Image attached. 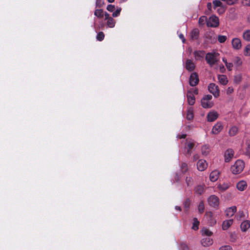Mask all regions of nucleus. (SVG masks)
<instances>
[{"label": "nucleus", "instance_id": "473e14b6", "mask_svg": "<svg viewBox=\"0 0 250 250\" xmlns=\"http://www.w3.org/2000/svg\"><path fill=\"white\" fill-rule=\"evenodd\" d=\"M243 39L247 41H250V30L245 31L243 33Z\"/></svg>", "mask_w": 250, "mask_h": 250}, {"label": "nucleus", "instance_id": "5fc2aeb1", "mask_svg": "<svg viewBox=\"0 0 250 250\" xmlns=\"http://www.w3.org/2000/svg\"><path fill=\"white\" fill-rule=\"evenodd\" d=\"M247 153L249 154H250V144L249 142H247Z\"/></svg>", "mask_w": 250, "mask_h": 250}, {"label": "nucleus", "instance_id": "f704fd0d", "mask_svg": "<svg viewBox=\"0 0 250 250\" xmlns=\"http://www.w3.org/2000/svg\"><path fill=\"white\" fill-rule=\"evenodd\" d=\"M237 218L239 219L245 218L247 217V213H244L243 211L239 210L237 214Z\"/></svg>", "mask_w": 250, "mask_h": 250}, {"label": "nucleus", "instance_id": "ea45409f", "mask_svg": "<svg viewBox=\"0 0 250 250\" xmlns=\"http://www.w3.org/2000/svg\"><path fill=\"white\" fill-rule=\"evenodd\" d=\"M180 168L182 172L185 173L187 172L188 169L187 164L185 163H182L180 166Z\"/></svg>", "mask_w": 250, "mask_h": 250}, {"label": "nucleus", "instance_id": "4468645a", "mask_svg": "<svg viewBox=\"0 0 250 250\" xmlns=\"http://www.w3.org/2000/svg\"><path fill=\"white\" fill-rule=\"evenodd\" d=\"M231 43L232 47L235 50H239L242 47L241 40L238 38H234L232 40Z\"/></svg>", "mask_w": 250, "mask_h": 250}, {"label": "nucleus", "instance_id": "4d7b16f0", "mask_svg": "<svg viewBox=\"0 0 250 250\" xmlns=\"http://www.w3.org/2000/svg\"><path fill=\"white\" fill-rule=\"evenodd\" d=\"M179 37L180 39L182 40V42H183V43H184V42H185V41H186V40H185V38H184V35H183L182 34H180L179 35Z\"/></svg>", "mask_w": 250, "mask_h": 250}, {"label": "nucleus", "instance_id": "a19ab883", "mask_svg": "<svg viewBox=\"0 0 250 250\" xmlns=\"http://www.w3.org/2000/svg\"><path fill=\"white\" fill-rule=\"evenodd\" d=\"M198 209L199 212L201 213H203L204 210V204L202 201H201L198 205Z\"/></svg>", "mask_w": 250, "mask_h": 250}, {"label": "nucleus", "instance_id": "4be33fe9", "mask_svg": "<svg viewBox=\"0 0 250 250\" xmlns=\"http://www.w3.org/2000/svg\"><path fill=\"white\" fill-rule=\"evenodd\" d=\"M193 108L191 106L187 108L186 118L188 120H192L193 118Z\"/></svg>", "mask_w": 250, "mask_h": 250}, {"label": "nucleus", "instance_id": "3c124183", "mask_svg": "<svg viewBox=\"0 0 250 250\" xmlns=\"http://www.w3.org/2000/svg\"><path fill=\"white\" fill-rule=\"evenodd\" d=\"M234 63L236 64H237V65H239L241 64L242 61H241V59L239 57H236L235 58V62Z\"/></svg>", "mask_w": 250, "mask_h": 250}, {"label": "nucleus", "instance_id": "5701e85b", "mask_svg": "<svg viewBox=\"0 0 250 250\" xmlns=\"http://www.w3.org/2000/svg\"><path fill=\"white\" fill-rule=\"evenodd\" d=\"M218 80L219 83L224 85H226L228 83V78L225 75H219Z\"/></svg>", "mask_w": 250, "mask_h": 250}, {"label": "nucleus", "instance_id": "aec40b11", "mask_svg": "<svg viewBox=\"0 0 250 250\" xmlns=\"http://www.w3.org/2000/svg\"><path fill=\"white\" fill-rule=\"evenodd\" d=\"M240 227L242 231H247L250 228V221L249 220L243 221L241 224Z\"/></svg>", "mask_w": 250, "mask_h": 250}, {"label": "nucleus", "instance_id": "13d9d810", "mask_svg": "<svg viewBox=\"0 0 250 250\" xmlns=\"http://www.w3.org/2000/svg\"><path fill=\"white\" fill-rule=\"evenodd\" d=\"M189 91H191L194 95L198 94V90L197 89L193 88L190 89Z\"/></svg>", "mask_w": 250, "mask_h": 250}, {"label": "nucleus", "instance_id": "8fccbe9b", "mask_svg": "<svg viewBox=\"0 0 250 250\" xmlns=\"http://www.w3.org/2000/svg\"><path fill=\"white\" fill-rule=\"evenodd\" d=\"M190 204V200L188 199L186 200L184 203V205H185V208L188 209L189 207Z\"/></svg>", "mask_w": 250, "mask_h": 250}, {"label": "nucleus", "instance_id": "20e7f679", "mask_svg": "<svg viewBox=\"0 0 250 250\" xmlns=\"http://www.w3.org/2000/svg\"><path fill=\"white\" fill-rule=\"evenodd\" d=\"M212 97L210 95H207L201 99V105L203 108H209L212 107L213 102L212 101Z\"/></svg>", "mask_w": 250, "mask_h": 250}, {"label": "nucleus", "instance_id": "ddd939ff", "mask_svg": "<svg viewBox=\"0 0 250 250\" xmlns=\"http://www.w3.org/2000/svg\"><path fill=\"white\" fill-rule=\"evenodd\" d=\"M234 155V152L231 149H227L224 154L225 161L226 162H229L232 158Z\"/></svg>", "mask_w": 250, "mask_h": 250}, {"label": "nucleus", "instance_id": "49530a36", "mask_svg": "<svg viewBox=\"0 0 250 250\" xmlns=\"http://www.w3.org/2000/svg\"><path fill=\"white\" fill-rule=\"evenodd\" d=\"M115 9V5L109 4L107 6L106 9L109 12H113Z\"/></svg>", "mask_w": 250, "mask_h": 250}, {"label": "nucleus", "instance_id": "b1692460", "mask_svg": "<svg viewBox=\"0 0 250 250\" xmlns=\"http://www.w3.org/2000/svg\"><path fill=\"white\" fill-rule=\"evenodd\" d=\"M199 30L197 29H194L191 31L190 33V38L192 40H197L199 37Z\"/></svg>", "mask_w": 250, "mask_h": 250}, {"label": "nucleus", "instance_id": "58836bf2", "mask_svg": "<svg viewBox=\"0 0 250 250\" xmlns=\"http://www.w3.org/2000/svg\"><path fill=\"white\" fill-rule=\"evenodd\" d=\"M186 182L188 187L191 186L193 185V179L190 177H187Z\"/></svg>", "mask_w": 250, "mask_h": 250}, {"label": "nucleus", "instance_id": "72a5a7b5", "mask_svg": "<svg viewBox=\"0 0 250 250\" xmlns=\"http://www.w3.org/2000/svg\"><path fill=\"white\" fill-rule=\"evenodd\" d=\"M207 17L205 16H203L199 18L198 22L200 25H203L206 22L207 23Z\"/></svg>", "mask_w": 250, "mask_h": 250}, {"label": "nucleus", "instance_id": "7c9ffc66", "mask_svg": "<svg viewBox=\"0 0 250 250\" xmlns=\"http://www.w3.org/2000/svg\"><path fill=\"white\" fill-rule=\"evenodd\" d=\"M201 233L202 235L207 236H210L212 234V232L211 231L205 228L202 229Z\"/></svg>", "mask_w": 250, "mask_h": 250}, {"label": "nucleus", "instance_id": "79ce46f5", "mask_svg": "<svg viewBox=\"0 0 250 250\" xmlns=\"http://www.w3.org/2000/svg\"><path fill=\"white\" fill-rule=\"evenodd\" d=\"M104 35L103 32H100L97 35L96 39L99 41H102L104 40Z\"/></svg>", "mask_w": 250, "mask_h": 250}, {"label": "nucleus", "instance_id": "de8ad7c7", "mask_svg": "<svg viewBox=\"0 0 250 250\" xmlns=\"http://www.w3.org/2000/svg\"><path fill=\"white\" fill-rule=\"evenodd\" d=\"M219 250H232L230 246L227 245V246H222L220 248Z\"/></svg>", "mask_w": 250, "mask_h": 250}, {"label": "nucleus", "instance_id": "c03bdc74", "mask_svg": "<svg viewBox=\"0 0 250 250\" xmlns=\"http://www.w3.org/2000/svg\"><path fill=\"white\" fill-rule=\"evenodd\" d=\"M218 40L219 42L224 43L227 40V37L224 35H219Z\"/></svg>", "mask_w": 250, "mask_h": 250}, {"label": "nucleus", "instance_id": "864d4df0", "mask_svg": "<svg viewBox=\"0 0 250 250\" xmlns=\"http://www.w3.org/2000/svg\"><path fill=\"white\" fill-rule=\"evenodd\" d=\"M242 2L245 6H250V0H242Z\"/></svg>", "mask_w": 250, "mask_h": 250}, {"label": "nucleus", "instance_id": "4c0bfd02", "mask_svg": "<svg viewBox=\"0 0 250 250\" xmlns=\"http://www.w3.org/2000/svg\"><path fill=\"white\" fill-rule=\"evenodd\" d=\"M212 4L214 6V8H215L217 7H222V3L219 0H214L212 1Z\"/></svg>", "mask_w": 250, "mask_h": 250}, {"label": "nucleus", "instance_id": "bf43d9fd", "mask_svg": "<svg viewBox=\"0 0 250 250\" xmlns=\"http://www.w3.org/2000/svg\"><path fill=\"white\" fill-rule=\"evenodd\" d=\"M104 15L105 16V20H106L109 18H111V17H110L109 14H108L107 12H105V13H104Z\"/></svg>", "mask_w": 250, "mask_h": 250}, {"label": "nucleus", "instance_id": "2f4dec72", "mask_svg": "<svg viewBox=\"0 0 250 250\" xmlns=\"http://www.w3.org/2000/svg\"><path fill=\"white\" fill-rule=\"evenodd\" d=\"M94 15L99 18H101L103 17L104 13L102 9H96L94 12Z\"/></svg>", "mask_w": 250, "mask_h": 250}, {"label": "nucleus", "instance_id": "a878e982", "mask_svg": "<svg viewBox=\"0 0 250 250\" xmlns=\"http://www.w3.org/2000/svg\"><path fill=\"white\" fill-rule=\"evenodd\" d=\"M229 185L228 183H224L223 184H218L217 188L221 192L226 191L229 188Z\"/></svg>", "mask_w": 250, "mask_h": 250}, {"label": "nucleus", "instance_id": "bb28decb", "mask_svg": "<svg viewBox=\"0 0 250 250\" xmlns=\"http://www.w3.org/2000/svg\"><path fill=\"white\" fill-rule=\"evenodd\" d=\"M210 152V148L209 146L205 145L201 148V152L203 155L207 156L208 154Z\"/></svg>", "mask_w": 250, "mask_h": 250}, {"label": "nucleus", "instance_id": "052dcab7", "mask_svg": "<svg viewBox=\"0 0 250 250\" xmlns=\"http://www.w3.org/2000/svg\"><path fill=\"white\" fill-rule=\"evenodd\" d=\"M207 7L209 10H210L212 7V4L210 2H208L207 4Z\"/></svg>", "mask_w": 250, "mask_h": 250}, {"label": "nucleus", "instance_id": "c85d7f7f", "mask_svg": "<svg viewBox=\"0 0 250 250\" xmlns=\"http://www.w3.org/2000/svg\"><path fill=\"white\" fill-rule=\"evenodd\" d=\"M106 25L109 28H113L115 25V21L111 17L106 20Z\"/></svg>", "mask_w": 250, "mask_h": 250}, {"label": "nucleus", "instance_id": "393cba45", "mask_svg": "<svg viewBox=\"0 0 250 250\" xmlns=\"http://www.w3.org/2000/svg\"><path fill=\"white\" fill-rule=\"evenodd\" d=\"M233 220H225L222 223V229L226 230L232 224Z\"/></svg>", "mask_w": 250, "mask_h": 250}, {"label": "nucleus", "instance_id": "338daca9", "mask_svg": "<svg viewBox=\"0 0 250 250\" xmlns=\"http://www.w3.org/2000/svg\"><path fill=\"white\" fill-rule=\"evenodd\" d=\"M222 61L225 63V65L228 63L227 59L225 58H223Z\"/></svg>", "mask_w": 250, "mask_h": 250}, {"label": "nucleus", "instance_id": "37998d69", "mask_svg": "<svg viewBox=\"0 0 250 250\" xmlns=\"http://www.w3.org/2000/svg\"><path fill=\"white\" fill-rule=\"evenodd\" d=\"M121 10L122 9L121 7H118L116 11L113 13L112 17L115 18L119 16L120 14Z\"/></svg>", "mask_w": 250, "mask_h": 250}, {"label": "nucleus", "instance_id": "7ed1b4c3", "mask_svg": "<svg viewBox=\"0 0 250 250\" xmlns=\"http://www.w3.org/2000/svg\"><path fill=\"white\" fill-rule=\"evenodd\" d=\"M244 167V162L242 160H238L231 167L230 170L233 174H237L243 170Z\"/></svg>", "mask_w": 250, "mask_h": 250}, {"label": "nucleus", "instance_id": "0eeeda50", "mask_svg": "<svg viewBox=\"0 0 250 250\" xmlns=\"http://www.w3.org/2000/svg\"><path fill=\"white\" fill-rule=\"evenodd\" d=\"M208 202L209 206L213 208H217L219 205V199L214 195L210 196L208 199Z\"/></svg>", "mask_w": 250, "mask_h": 250}, {"label": "nucleus", "instance_id": "f03ea898", "mask_svg": "<svg viewBox=\"0 0 250 250\" xmlns=\"http://www.w3.org/2000/svg\"><path fill=\"white\" fill-rule=\"evenodd\" d=\"M219 54L213 51L208 53L205 56V59L207 63L210 66H213L216 64L219 61Z\"/></svg>", "mask_w": 250, "mask_h": 250}, {"label": "nucleus", "instance_id": "603ef678", "mask_svg": "<svg viewBox=\"0 0 250 250\" xmlns=\"http://www.w3.org/2000/svg\"><path fill=\"white\" fill-rule=\"evenodd\" d=\"M226 66L227 67V69L229 70V71H230L232 69V68L233 67V64L231 62H228L226 64Z\"/></svg>", "mask_w": 250, "mask_h": 250}, {"label": "nucleus", "instance_id": "9d476101", "mask_svg": "<svg viewBox=\"0 0 250 250\" xmlns=\"http://www.w3.org/2000/svg\"><path fill=\"white\" fill-rule=\"evenodd\" d=\"M208 167V164L206 161L204 160H199L197 164V167L198 170L203 171L205 170Z\"/></svg>", "mask_w": 250, "mask_h": 250}, {"label": "nucleus", "instance_id": "423d86ee", "mask_svg": "<svg viewBox=\"0 0 250 250\" xmlns=\"http://www.w3.org/2000/svg\"><path fill=\"white\" fill-rule=\"evenodd\" d=\"M219 24V19L215 16H211L207 21V26L208 27H216Z\"/></svg>", "mask_w": 250, "mask_h": 250}, {"label": "nucleus", "instance_id": "dca6fc26", "mask_svg": "<svg viewBox=\"0 0 250 250\" xmlns=\"http://www.w3.org/2000/svg\"><path fill=\"white\" fill-rule=\"evenodd\" d=\"M195 64L192 61L188 59L185 63V68L188 71H193L195 69Z\"/></svg>", "mask_w": 250, "mask_h": 250}, {"label": "nucleus", "instance_id": "774afa93", "mask_svg": "<svg viewBox=\"0 0 250 250\" xmlns=\"http://www.w3.org/2000/svg\"><path fill=\"white\" fill-rule=\"evenodd\" d=\"M115 0H107V1L110 2V3H112V2H113Z\"/></svg>", "mask_w": 250, "mask_h": 250}, {"label": "nucleus", "instance_id": "f257e3e1", "mask_svg": "<svg viewBox=\"0 0 250 250\" xmlns=\"http://www.w3.org/2000/svg\"><path fill=\"white\" fill-rule=\"evenodd\" d=\"M195 145L196 143L193 140L187 139L186 141H184L182 143V147H183L182 148L183 153L186 155H190L191 150L194 148Z\"/></svg>", "mask_w": 250, "mask_h": 250}, {"label": "nucleus", "instance_id": "f8f14e48", "mask_svg": "<svg viewBox=\"0 0 250 250\" xmlns=\"http://www.w3.org/2000/svg\"><path fill=\"white\" fill-rule=\"evenodd\" d=\"M237 208L236 206H232L227 208L225 210L226 216L227 217L230 218L233 216L236 212Z\"/></svg>", "mask_w": 250, "mask_h": 250}, {"label": "nucleus", "instance_id": "a18cd8bd", "mask_svg": "<svg viewBox=\"0 0 250 250\" xmlns=\"http://www.w3.org/2000/svg\"><path fill=\"white\" fill-rule=\"evenodd\" d=\"M241 81V75H238L234 77V83H239Z\"/></svg>", "mask_w": 250, "mask_h": 250}, {"label": "nucleus", "instance_id": "c9c22d12", "mask_svg": "<svg viewBox=\"0 0 250 250\" xmlns=\"http://www.w3.org/2000/svg\"><path fill=\"white\" fill-rule=\"evenodd\" d=\"M244 53L245 56H250V44H248L245 47L244 50Z\"/></svg>", "mask_w": 250, "mask_h": 250}, {"label": "nucleus", "instance_id": "f3484780", "mask_svg": "<svg viewBox=\"0 0 250 250\" xmlns=\"http://www.w3.org/2000/svg\"><path fill=\"white\" fill-rule=\"evenodd\" d=\"M194 56L196 61H200L203 59L205 55V51L203 50H195L194 51Z\"/></svg>", "mask_w": 250, "mask_h": 250}, {"label": "nucleus", "instance_id": "e2e57ef3", "mask_svg": "<svg viewBox=\"0 0 250 250\" xmlns=\"http://www.w3.org/2000/svg\"><path fill=\"white\" fill-rule=\"evenodd\" d=\"M186 136V134H182L181 135H178L177 138H185Z\"/></svg>", "mask_w": 250, "mask_h": 250}, {"label": "nucleus", "instance_id": "6ab92c4d", "mask_svg": "<svg viewBox=\"0 0 250 250\" xmlns=\"http://www.w3.org/2000/svg\"><path fill=\"white\" fill-rule=\"evenodd\" d=\"M201 244L204 247H208L213 244V240L209 237H205L201 240Z\"/></svg>", "mask_w": 250, "mask_h": 250}, {"label": "nucleus", "instance_id": "412c9836", "mask_svg": "<svg viewBox=\"0 0 250 250\" xmlns=\"http://www.w3.org/2000/svg\"><path fill=\"white\" fill-rule=\"evenodd\" d=\"M236 187L239 191H244L247 187V184L245 181H239L236 185Z\"/></svg>", "mask_w": 250, "mask_h": 250}, {"label": "nucleus", "instance_id": "2eb2a0df", "mask_svg": "<svg viewBox=\"0 0 250 250\" xmlns=\"http://www.w3.org/2000/svg\"><path fill=\"white\" fill-rule=\"evenodd\" d=\"M218 117V114L217 112L215 111H210L207 115V120L208 121L211 122L214 121L215 120L217 119Z\"/></svg>", "mask_w": 250, "mask_h": 250}, {"label": "nucleus", "instance_id": "0e129e2a", "mask_svg": "<svg viewBox=\"0 0 250 250\" xmlns=\"http://www.w3.org/2000/svg\"><path fill=\"white\" fill-rule=\"evenodd\" d=\"M207 215L208 216L210 217H212V213H211V212H209L207 213Z\"/></svg>", "mask_w": 250, "mask_h": 250}, {"label": "nucleus", "instance_id": "39448f33", "mask_svg": "<svg viewBox=\"0 0 250 250\" xmlns=\"http://www.w3.org/2000/svg\"><path fill=\"white\" fill-rule=\"evenodd\" d=\"M208 90L210 93L212 94L215 98H217L219 96L220 92L218 87L215 83H210L208 86Z\"/></svg>", "mask_w": 250, "mask_h": 250}, {"label": "nucleus", "instance_id": "69168bd1", "mask_svg": "<svg viewBox=\"0 0 250 250\" xmlns=\"http://www.w3.org/2000/svg\"><path fill=\"white\" fill-rule=\"evenodd\" d=\"M175 209L178 210V211H180L181 210V208L179 206H175Z\"/></svg>", "mask_w": 250, "mask_h": 250}, {"label": "nucleus", "instance_id": "c756f323", "mask_svg": "<svg viewBox=\"0 0 250 250\" xmlns=\"http://www.w3.org/2000/svg\"><path fill=\"white\" fill-rule=\"evenodd\" d=\"M238 129L236 126H232L229 131V134L230 136H235L238 132Z\"/></svg>", "mask_w": 250, "mask_h": 250}, {"label": "nucleus", "instance_id": "1a4fd4ad", "mask_svg": "<svg viewBox=\"0 0 250 250\" xmlns=\"http://www.w3.org/2000/svg\"><path fill=\"white\" fill-rule=\"evenodd\" d=\"M223 128L222 124L221 122H217L212 127L211 133L213 134L217 135L221 131Z\"/></svg>", "mask_w": 250, "mask_h": 250}, {"label": "nucleus", "instance_id": "a211bd4d", "mask_svg": "<svg viewBox=\"0 0 250 250\" xmlns=\"http://www.w3.org/2000/svg\"><path fill=\"white\" fill-rule=\"evenodd\" d=\"M220 172L217 170L212 171L209 175V179L211 182H215L219 178Z\"/></svg>", "mask_w": 250, "mask_h": 250}, {"label": "nucleus", "instance_id": "09e8293b", "mask_svg": "<svg viewBox=\"0 0 250 250\" xmlns=\"http://www.w3.org/2000/svg\"><path fill=\"white\" fill-rule=\"evenodd\" d=\"M233 92V88L231 86H230V87H229L227 90H226V93L228 95H230V94H231L232 92Z\"/></svg>", "mask_w": 250, "mask_h": 250}, {"label": "nucleus", "instance_id": "6e6d98bb", "mask_svg": "<svg viewBox=\"0 0 250 250\" xmlns=\"http://www.w3.org/2000/svg\"><path fill=\"white\" fill-rule=\"evenodd\" d=\"M230 238L232 241H235L236 239V236L235 234H231L230 235Z\"/></svg>", "mask_w": 250, "mask_h": 250}, {"label": "nucleus", "instance_id": "9b49d317", "mask_svg": "<svg viewBox=\"0 0 250 250\" xmlns=\"http://www.w3.org/2000/svg\"><path fill=\"white\" fill-rule=\"evenodd\" d=\"M188 103L190 105H193L195 102V98L191 91H188L187 94Z\"/></svg>", "mask_w": 250, "mask_h": 250}, {"label": "nucleus", "instance_id": "cd10ccee", "mask_svg": "<svg viewBox=\"0 0 250 250\" xmlns=\"http://www.w3.org/2000/svg\"><path fill=\"white\" fill-rule=\"evenodd\" d=\"M194 190L196 194L201 195L204 191V186L198 185L195 187Z\"/></svg>", "mask_w": 250, "mask_h": 250}, {"label": "nucleus", "instance_id": "e433bc0d", "mask_svg": "<svg viewBox=\"0 0 250 250\" xmlns=\"http://www.w3.org/2000/svg\"><path fill=\"white\" fill-rule=\"evenodd\" d=\"M199 224L200 222L198 220H195L192 224V229L194 230H197L199 228Z\"/></svg>", "mask_w": 250, "mask_h": 250}, {"label": "nucleus", "instance_id": "6e6552de", "mask_svg": "<svg viewBox=\"0 0 250 250\" xmlns=\"http://www.w3.org/2000/svg\"><path fill=\"white\" fill-rule=\"evenodd\" d=\"M199 82V78L196 73H192L191 74L189 79V83L190 86H194L196 85Z\"/></svg>", "mask_w": 250, "mask_h": 250}, {"label": "nucleus", "instance_id": "680f3d73", "mask_svg": "<svg viewBox=\"0 0 250 250\" xmlns=\"http://www.w3.org/2000/svg\"><path fill=\"white\" fill-rule=\"evenodd\" d=\"M193 160L194 161L197 160L199 158L198 154H195V155H194V156L193 157Z\"/></svg>", "mask_w": 250, "mask_h": 250}]
</instances>
